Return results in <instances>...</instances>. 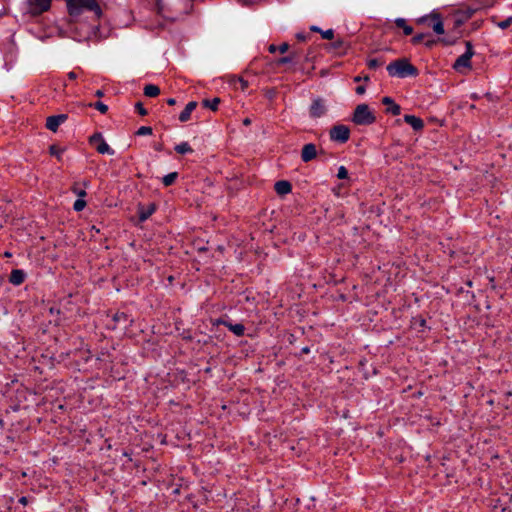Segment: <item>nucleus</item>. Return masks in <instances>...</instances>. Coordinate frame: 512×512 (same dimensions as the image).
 <instances>
[{
    "label": "nucleus",
    "instance_id": "obj_32",
    "mask_svg": "<svg viewBox=\"0 0 512 512\" xmlns=\"http://www.w3.org/2000/svg\"><path fill=\"white\" fill-rule=\"evenodd\" d=\"M425 35L424 34H417L415 35L412 39H411V42L414 44V45H417L419 43L422 42V40L424 39Z\"/></svg>",
    "mask_w": 512,
    "mask_h": 512
},
{
    "label": "nucleus",
    "instance_id": "obj_20",
    "mask_svg": "<svg viewBox=\"0 0 512 512\" xmlns=\"http://www.w3.org/2000/svg\"><path fill=\"white\" fill-rule=\"evenodd\" d=\"M219 103H220V98H218V97L213 98L212 100L204 99L202 101V105L206 108L211 109L212 111H216L218 109Z\"/></svg>",
    "mask_w": 512,
    "mask_h": 512
},
{
    "label": "nucleus",
    "instance_id": "obj_41",
    "mask_svg": "<svg viewBox=\"0 0 512 512\" xmlns=\"http://www.w3.org/2000/svg\"><path fill=\"white\" fill-rule=\"evenodd\" d=\"M365 91H366V88H365V86H363V85H360V86H358V87L356 88V93H357V94H359V95L364 94V93H365Z\"/></svg>",
    "mask_w": 512,
    "mask_h": 512
},
{
    "label": "nucleus",
    "instance_id": "obj_43",
    "mask_svg": "<svg viewBox=\"0 0 512 512\" xmlns=\"http://www.w3.org/2000/svg\"><path fill=\"white\" fill-rule=\"evenodd\" d=\"M269 52L274 53L276 50H278V47H276L274 44H271L268 48Z\"/></svg>",
    "mask_w": 512,
    "mask_h": 512
},
{
    "label": "nucleus",
    "instance_id": "obj_6",
    "mask_svg": "<svg viewBox=\"0 0 512 512\" xmlns=\"http://www.w3.org/2000/svg\"><path fill=\"white\" fill-rule=\"evenodd\" d=\"M350 130L345 125H335L330 130V138L333 141L345 143L349 140Z\"/></svg>",
    "mask_w": 512,
    "mask_h": 512
},
{
    "label": "nucleus",
    "instance_id": "obj_26",
    "mask_svg": "<svg viewBox=\"0 0 512 512\" xmlns=\"http://www.w3.org/2000/svg\"><path fill=\"white\" fill-rule=\"evenodd\" d=\"M49 151H50L51 155L56 156L57 158H60V155L63 150L55 145H52V146H50Z\"/></svg>",
    "mask_w": 512,
    "mask_h": 512
},
{
    "label": "nucleus",
    "instance_id": "obj_45",
    "mask_svg": "<svg viewBox=\"0 0 512 512\" xmlns=\"http://www.w3.org/2000/svg\"><path fill=\"white\" fill-rule=\"evenodd\" d=\"M435 43H436L435 40H428V41L425 42V45L427 47H432Z\"/></svg>",
    "mask_w": 512,
    "mask_h": 512
},
{
    "label": "nucleus",
    "instance_id": "obj_44",
    "mask_svg": "<svg viewBox=\"0 0 512 512\" xmlns=\"http://www.w3.org/2000/svg\"><path fill=\"white\" fill-rule=\"evenodd\" d=\"M77 75L74 71H71L68 73V78L71 79V80H74L76 79Z\"/></svg>",
    "mask_w": 512,
    "mask_h": 512
},
{
    "label": "nucleus",
    "instance_id": "obj_9",
    "mask_svg": "<svg viewBox=\"0 0 512 512\" xmlns=\"http://www.w3.org/2000/svg\"><path fill=\"white\" fill-rule=\"evenodd\" d=\"M317 156V149L315 144H305L301 151V159L303 162H309Z\"/></svg>",
    "mask_w": 512,
    "mask_h": 512
},
{
    "label": "nucleus",
    "instance_id": "obj_3",
    "mask_svg": "<svg viewBox=\"0 0 512 512\" xmlns=\"http://www.w3.org/2000/svg\"><path fill=\"white\" fill-rule=\"evenodd\" d=\"M87 9L93 11L100 17L102 11L96 0H76L68 9L71 15L79 14L81 10Z\"/></svg>",
    "mask_w": 512,
    "mask_h": 512
},
{
    "label": "nucleus",
    "instance_id": "obj_46",
    "mask_svg": "<svg viewBox=\"0 0 512 512\" xmlns=\"http://www.w3.org/2000/svg\"><path fill=\"white\" fill-rule=\"evenodd\" d=\"M167 104L170 105V106H173L176 104V100L174 98H169L167 100Z\"/></svg>",
    "mask_w": 512,
    "mask_h": 512
},
{
    "label": "nucleus",
    "instance_id": "obj_15",
    "mask_svg": "<svg viewBox=\"0 0 512 512\" xmlns=\"http://www.w3.org/2000/svg\"><path fill=\"white\" fill-rule=\"evenodd\" d=\"M25 280V273L24 271L20 270V269H14L12 270L11 274H10V277H9V281L14 284V285H20L24 282Z\"/></svg>",
    "mask_w": 512,
    "mask_h": 512
},
{
    "label": "nucleus",
    "instance_id": "obj_1",
    "mask_svg": "<svg viewBox=\"0 0 512 512\" xmlns=\"http://www.w3.org/2000/svg\"><path fill=\"white\" fill-rule=\"evenodd\" d=\"M387 71L392 77L405 78L417 76L418 70L407 59L401 58L391 62L387 66Z\"/></svg>",
    "mask_w": 512,
    "mask_h": 512
},
{
    "label": "nucleus",
    "instance_id": "obj_29",
    "mask_svg": "<svg viewBox=\"0 0 512 512\" xmlns=\"http://www.w3.org/2000/svg\"><path fill=\"white\" fill-rule=\"evenodd\" d=\"M337 177L339 179H346L348 177V171H347V169L344 166H341L338 169Z\"/></svg>",
    "mask_w": 512,
    "mask_h": 512
},
{
    "label": "nucleus",
    "instance_id": "obj_10",
    "mask_svg": "<svg viewBox=\"0 0 512 512\" xmlns=\"http://www.w3.org/2000/svg\"><path fill=\"white\" fill-rule=\"evenodd\" d=\"M326 112V107L324 102L321 99H316L313 101L310 107V115L314 118H319L323 116Z\"/></svg>",
    "mask_w": 512,
    "mask_h": 512
},
{
    "label": "nucleus",
    "instance_id": "obj_14",
    "mask_svg": "<svg viewBox=\"0 0 512 512\" xmlns=\"http://www.w3.org/2000/svg\"><path fill=\"white\" fill-rule=\"evenodd\" d=\"M196 107H197V102H195V101L189 102L186 105V107L184 108V110L180 113L179 120L181 122H187L191 117V113L195 110Z\"/></svg>",
    "mask_w": 512,
    "mask_h": 512
},
{
    "label": "nucleus",
    "instance_id": "obj_36",
    "mask_svg": "<svg viewBox=\"0 0 512 512\" xmlns=\"http://www.w3.org/2000/svg\"><path fill=\"white\" fill-rule=\"evenodd\" d=\"M73 192H74L77 196H79V197H85V196H86V192H85V190L77 188V187H76V185L73 187Z\"/></svg>",
    "mask_w": 512,
    "mask_h": 512
},
{
    "label": "nucleus",
    "instance_id": "obj_16",
    "mask_svg": "<svg viewBox=\"0 0 512 512\" xmlns=\"http://www.w3.org/2000/svg\"><path fill=\"white\" fill-rule=\"evenodd\" d=\"M430 17L434 21L433 26H432L434 32L439 35L444 34V32H445L444 25H443V22L441 21L439 15L433 14Z\"/></svg>",
    "mask_w": 512,
    "mask_h": 512
},
{
    "label": "nucleus",
    "instance_id": "obj_4",
    "mask_svg": "<svg viewBox=\"0 0 512 512\" xmlns=\"http://www.w3.org/2000/svg\"><path fill=\"white\" fill-rule=\"evenodd\" d=\"M465 45H466L465 53L462 54L461 56H459L453 65V68L456 69L457 71H461L462 68H470L471 67L470 60H471L472 56L474 55L473 46L470 41H466Z\"/></svg>",
    "mask_w": 512,
    "mask_h": 512
},
{
    "label": "nucleus",
    "instance_id": "obj_51",
    "mask_svg": "<svg viewBox=\"0 0 512 512\" xmlns=\"http://www.w3.org/2000/svg\"><path fill=\"white\" fill-rule=\"evenodd\" d=\"M95 95H96L97 97H102V96H103V92H102L101 90H97V91H96V93H95Z\"/></svg>",
    "mask_w": 512,
    "mask_h": 512
},
{
    "label": "nucleus",
    "instance_id": "obj_30",
    "mask_svg": "<svg viewBox=\"0 0 512 512\" xmlns=\"http://www.w3.org/2000/svg\"><path fill=\"white\" fill-rule=\"evenodd\" d=\"M321 35L324 39L331 40L334 37V31L332 29H328L326 31L321 30Z\"/></svg>",
    "mask_w": 512,
    "mask_h": 512
},
{
    "label": "nucleus",
    "instance_id": "obj_25",
    "mask_svg": "<svg viewBox=\"0 0 512 512\" xmlns=\"http://www.w3.org/2000/svg\"><path fill=\"white\" fill-rule=\"evenodd\" d=\"M93 106L95 109L100 111L102 114H105L108 110L107 105L100 101L96 102Z\"/></svg>",
    "mask_w": 512,
    "mask_h": 512
},
{
    "label": "nucleus",
    "instance_id": "obj_39",
    "mask_svg": "<svg viewBox=\"0 0 512 512\" xmlns=\"http://www.w3.org/2000/svg\"><path fill=\"white\" fill-rule=\"evenodd\" d=\"M288 49H289V45L287 43H282L278 47V50L280 51V53H285V52H287Z\"/></svg>",
    "mask_w": 512,
    "mask_h": 512
},
{
    "label": "nucleus",
    "instance_id": "obj_34",
    "mask_svg": "<svg viewBox=\"0 0 512 512\" xmlns=\"http://www.w3.org/2000/svg\"><path fill=\"white\" fill-rule=\"evenodd\" d=\"M115 322H121L122 320H127V315L125 313H116L113 317Z\"/></svg>",
    "mask_w": 512,
    "mask_h": 512
},
{
    "label": "nucleus",
    "instance_id": "obj_35",
    "mask_svg": "<svg viewBox=\"0 0 512 512\" xmlns=\"http://www.w3.org/2000/svg\"><path fill=\"white\" fill-rule=\"evenodd\" d=\"M135 107L140 115H142V116L147 115V110L143 107L141 102L136 103Z\"/></svg>",
    "mask_w": 512,
    "mask_h": 512
},
{
    "label": "nucleus",
    "instance_id": "obj_18",
    "mask_svg": "<svg viewBox=\"0 0 512 512\" xmlns=\"http://www.w3.org/2000/svg\"><path fill=\"white\" fill-rule=\"evenodd\" d=\"M395 24L397 27L402 28L405 35H410L413 33V28L406 23V20L403 18H397L395 20Z\"/></svg>",
    "mask_w": 512,
    "mask_h": 512
},
{
    "label": "nucleus",
    "instance_id": "obj_38",
    "mask_svg": "<svg viewBox=\"0 0 512 512\" xmlns=\"http://www.w3.org/2000/svg\"><path fill=\"white\" fill-rule=\"evenodd\" d=\"M354 82H360V81H365V82H368L370 80L369 76L368 75H365L364 77H361V76H355L354 77Z\"/></svg>",
    "mask_w": 512,
    "mask_h": 512
},
{
    "label": "nucleus",
    "instance_id": "obj_12",
    "mask_svg": "<svg viewBox=\"0 0 512 512\" xmlns=\"http://www.w3.org/2000/svg\"><path fill=\"white\" fill-rule=\"evenodd\" d=\"M404 121L409 124L414 130L419 131L424 127V122L421 118L414 115H405Z\"/></svg>",
    "mask_w": 512,
    "mask_h": 512
},
{
    "label": "nucleus",
    "instance_id": "obj_21",
    "mask_svg": "<svg viewBox=\"0 0 512 512\" xmlns=\"http://www.w3.org/2000/svg\"><path fill=\"white\" fill-rule=\"evenodd\" d=\"M175 151L179 154L192 153L193 149L187 142H182L175 146Z\"/></svg>",
    "mask_w": 512,
    "mask_h": 512
},
{
    "label": "nucleus",
    "instance_id": "obj_2",
    "mask_svg": "<svg viewBox=\"0 0 512 512\" xmlns=\"http://www.w3.org/2000/svg\"><path fill=\"white\" fill-rule=\"evenodd\" d=\"M352 120L357 125H370L376 118L367 104H360L356 107Z\"/></svg>",
    "mask_w": 512,
    "mask_h": 512
},
{
    "label": "nucleus",
    "instance_id": "obj_49",
    "mask_svg": "<svg viewBox=\"0 0 512 512\" xmlns=\"http://www.w3.org/2000/svg\"><path fill=\"white\" fill-rule=\"evenodd\" d=\"M67 1V7L69 8L76 0H66Z\"/></svg>",
    "mask_w": 512,
    "mask_h": 512
},
{
    "label": "nucleus",
    "instance_id": "obj_52",
    "mask_svg": "<svg viewBox=\"0 0 512 512\" xmlns=\"http://www.w3.org/2000/svg\"><path fill=\"white\" fill-rule=\"evenodd\" d=\"M309 351H310L309 347H304V348L302 349V352H303V353H309Z\"/></svg>",
    "mask_w": 512,
    "mask_h": 512
},
{
    "label": "nucleus",
    "instance_id": "obj_54",
    "mask_svg": "<svg viewBox=\"0 0 512 512\" xmlns=\"http://www.w3.org/2000/svg\"><path fill=\"white\" fill-rule=\"evenodd\" d=\"M273 95H274V92H273V91L269 93V97H270V98H272V97H273Z\"/></svg>",
    "mask_w": 512,
    "mask_h": 512
},
{
    "label": "nucleus",
    "instance_id": "obj_31",
    "mask_svg": "<svg viewBox=\"0 0 512 512\" xmlns=\"http://www.w3.org/2000/svg\"><path fill=\"white\" fill-rule=\"evenodd\" d=\"M332 47L335 50H339L340 48L345 47V42L341 39H337L335 42L332 43Z\"/></svg>",
    "mask_w": 512,
    "mask_h": 512
},
{
    "label": "nucleus",
    "instance_id": "obj_17",
    "mask_svg": "<svg viewBox=\"0 0 512 512\" xmlns=\"http://www.w3.org/2000/svg\"><path fill=\"white\" fill-rule=\"evenodd\" d=\"M223 324L231 331L233 332L236 336H242L244 334V331H245V327L244 325L240 324V323H237V324H232V323H229V322H223Z\"/></svg>",
    "mask_w": 512,
    "mask_h": 512
},
{
    "label": "nucleus",
    "instance_id": "obj_33",
    "mask_svg": "<svg viewBox=\"0 0 512 512\" xmlns=\"http://www.w3.org/2000/svg\"><path fill=\"white\" fill-rule=\"evenodd\" d=\"M153 211H154V209H149L145 212H141L139 215V219L141 221H145L153 213Z\"/></svg>",
    "mask_w": 512,
    "mask_h": 512
},
{
    "label": "nucleus",
    "instance_id": "obj_28",
    "mask_svg": "<svg viewBox=\"0 0 512 512\" xmlns=\"http://www.w3.org/2000/svg\"><path fill=\"white\" fill-rule=\"evenodd\" d=\"M383 62L379 61L378 59H370L368 62H367V65L370 69H375L377 68L378 66L382 65Z\"/></svg>",
    "mask_w": 512,
    "mask_h": 512
},
{
    "label": "nucleus",
    "instance_id": "obj_19",
    "mask_svg": "<svg viewBox=\"0 0 512 512\" xmlns=\"http://www.w3.org/2000/svg\"><path fill=\"white\" fill-rule=\"evenodd\" d=\"M159 93L160 89L156 85L149 84L144 87V95L147 97H156Z\"/></svg>",
    "mask_w": 512,
    "mask_h": 512
},
{
    "label": "nucleus",
    "instance_id": "obj_42",
    "mask_svg": "<svg viewBox=\"0 0 512 512\" xmlns=\"http://www.w3.org/2000/svg\"><path fill=\"white\" fill-rule=\"evenodd\" d=\"M19 503H21L22 505H27L28 504V498L23 496L19 499Z\"/></svg>",
    "mask_w": 512,
    "mask_h": 512
},
{
    "label": "nucleus",
    "instance_id": "obj_50",
    "mask_svg": "<svg viewBox=\"0 0 512 512\" xmlns=\"http://www.w3.org/2000/svg\"><path fill=\"white\" fill-rule=\"evenodd\" d=\"M297 38H298L299 40H301V41H304V40L306 39V37H305L304 35H302V34H298V35H297Z\"/></svg>",
    "mask_w": 512,
    "mask_h": 512
},
{
    "label": "nucleus",
    "instance_id": "obj_24",
    "mask_svg": "<svg viewBox=\"0 0 512 512\" xmlns=\"http://www.w3.org/2000/svg\"><path fill=\"white\" fill-rule=\"evenodd\" d=\"M85 206H86V201L85 200L77 199L75 201V203H74L73 208H74L75 211L79 212V211H82L85 208Z\"/></svg>",
    "mask_w": 512,
    "mask_h": 512
},
{
    "label": "nucleus",
    "instance_id": "obj_48",
    "mask_svg": "<svg viewBox=\"0 0 512 512\" xmlns=\"http://www.w3.org/2000/svg\"><path fill=\"white\" fill-rule=\"evenodd\" d=\"M243 124H244V125H246V126H248V125H250V124H251V120H250L249 118H245V119L243 120Z\"/></svg>",
    "mask_w": 512,
    "mask_h": 512
},
{
    "label": "nucleus",
    "instance_id": "obj_23",
    "mask_svg": "<svg viewBox=\"0 0 512 512\" xmlns=\"http://www.w3.org/2000/svg\"><path fill=\"white\" fill-rule=\"evenodd\" d=\"M136 134L139 136H145V135H151L152 134V128L149 126H141L137 131Z\"/></svg>",
    "mask_w": 512,
    "mask_h": 512
},
{
    "label": "nucleus",
    "instance_id": "obj_8",
    "mask_svg": "<svg viewBox=\"0 0 512 512\" xmlns=\"http://www.w3.org/2000/svg\"><path fill=\"white\" fill-rule=\"evenodd\" d=\"M67 120V115L66 114H59V115H53V116H49L46 120V127L53 131V132H56L58 127L64 123L65 121Z\"/></svg>",
    "mask_w": 512,
    "mask_h": 512
},
{
    "label": "nucleus",
    "instance_id": "obj_13",
    "mask_svg": "<svg viewBox=\"0 0 512 512\" xmlns=\"http://www.w3.org/2000/svg\"><path fill=\"white\" fill-rule=\"evenodd\" d=\"M275 191L278 195H286L291 192L292 186L286 180L277 181L274 185Z\"/></svg>",
    "mask_w": 512,
    "mask_h": 512
},
{
    "label": "nucleus",
    "instance_id": "obj_40",
    "mask_svg": "<svg viewBox=\"0 0 512 512\" xmlns=\"http://www.w3.org/2000/svg\"><path fill=\"white\" fill-rule=\"evenodd\" d=\"M291 61H292V58H291V57H289V56H287V57H283V58H281V59L278 61V63H279V64H286V63H289V62H291Z\"/></svg>",
    "mask_w": 512,
    "mask_h": 512
},
{
    "label": "nucleus",
    "instance_id": "obj_11",
    "mask_svg": "<svg viewBox=\"0 0 512 512\" xmlns=\"http://www.w3.org/2000/svg\"><path fill=\"white\" fill-rule=\"evenodd\" d=\"M382 103L387 106L386 112L392 115H399L401 113V107L394 102L391 97H384Z\"/></svg>",
    "mask_w": 512,
    "mask_h": 512
},
{
    "label": "nucleus",
    "instance_id": "obj_5",
    "mask_svg": "<svg viewBox=\"0 0 512 512\" xmlns=\"http://www.w3.org/2000/svg\"><path fill=\"white\" fill-rule=\"evenodd\" d=\"M90 144L95 146V149L100 154H114V150L106 143L101 133H95L89 138Z\"/></svg>",
    "mask_w": 512,
    "mask_h": 512
},
{
    "label": "nucleus",
    "instance_id": "obj_47",
    "mask_svg": "<svg viewBox=\"0 0 512 512\" xmlns=\"http://www.w3.org/2000/svg\"><path fill=\"white\" fill-rule=\"evenodd\" d=\"M311 30H312V31H314V32H319V33H321V29H320L319 27H317V26H312V27H311Z\"/></svg>",
    "mask_w": 512,
    "mask_h": 512
},
{
    "label": "nucleus",
    "instance_id": "obj_7",
    "mask_svg": "<svg viewBox=\"0 0 512 512\" xmlns=\"http://www.w3.org/2000/svg\"><path fill=\"white\" fill-rule=\"evenodd\" d=\"M28 3L33 14H40L50 8L51 0H28Z\"/></svg>",
    "mask_w": 512,
    "mask_h": 512
},
{
    "label": "nucleus",
    "instance_id": "obj_27",
    "mask_svg": "<svg viewBox=\"0 0 512 512\" xmlns=\"http://www.w3.org/2000/svg\"><path fill=\"white\" fill-rule=\"evenodd\" d=\"M512 24V16L508 17L507 19L501 21L498 23V26L501 28V29H506L508 28L510 25Z\"/></svg>",
    "mask_w": 512,
    "mask_h": 512
},
{
    "label": "nucleus",
    "instance_id": "obj_22",
    "mask_svg": "<svg viewBox=\"0 0 512 512\" xmlns=\"http://www.w3.org/2000/svg\"><path fill=\"white\" fill-rule=\"evenodd\" d=\"M177 177H178L177 172H171L163 177L162 182L167 187V186L172 185L175 182V180L177 179Z\"/></svg>",
    "mask_w": 512,
    "mask_h": 512
},
{
    "label": "nucleus",
    "instance_id": "obj_37",
    "mask_svg": "<svg viewBox=\"0 0 512 512\" xmlns=\"http://www.w3.org/2000/svg\"><path fill=\"white\" fill-rule=\"evenodd\" d=\"M238 82H239V84H240V88H241V90H243V91H244L245 89H247V87H248V85H249L247 80H245V79H243V78H239V79H238Z\"/></svg>",
    "mask_w": 512,
    "mask_h": 512
},
{
    "label": "nucleus",
    "instance_id": "obj_55",
    "mask_svg": "<svg viewBox=\"0 0 512 512\" xmlns=\"http://www.w3.org/2000/svg\"><path fill=\"white\" fill-rule=\"evenodd\" d=\"M155 149L160 151L161 150V146H157Z\"/></svg>",
    "mask_w": 512,
    "mask_h": 512
},
{
    "label": "nucleus",
    "instance_id": "obj_53",
    "mask_svg": "<svg viewBox=\"0 0 512 512\" xmlns=\"http://www.w3.org/2000/svg\"><path fill=\"white\" fill-rule=\"evenodd\" d=\"M428 19V17H422L421 19H419V22H424Z\"/></svg>",
    "mask_w": 512,
    "mask_h": 512
}]
</instances>
